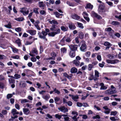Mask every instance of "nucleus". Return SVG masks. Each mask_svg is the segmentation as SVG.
I'll return each instance as SVG.
<instances>
[{"instance_id":"69168bd1","label":"nucleus","mask_w":121,"mask_h":121,"mask_svg":"<svg viewBox=\"0 0 121 121\" xmlns=\"http://www.w3.org/2000/svg\"><path fill=\"white\" fill-rule=\"evenodd\" d=\"M26 106L27 107L29 108H32V105L28 103H27L26 104Z\"/></svg>"},{"instance_id":"c9c22d12","label":"nucleus","mask_w":121,"mask_h":121,"mask_svg":"<svg viewBox=\"0 0 121 121\" xmlns=\"http://www.w3.org/2000/svg\"><path fill=\"white\" fill-rule=\"evenodd\" d=\"M78 27L81 28L82 29L84 28V26L82 23H78Z\"/></svg>"},{"instance_id":"423d86ee","label":"nucleus","mask_w":121,"mask_h":121,"mask_svg":"<svg viewBox=\"0 0 121 121\" xmlns=\"http://www.w3.org/2000/svg\"><path fill=\"white\" fill-rule=\"evenodd\" d=\"M91 16L93 17H95L98 19H100L102 18V17L99 15L95 12L92 11L91 13Z\"/></svg>"},{"instance_id":"e2e57ef3","label":"nucleus","mask_w":121,"mask_h":121,"mask_svg":"<svg viewBox=\"0 0 121 121\" xmlns=\"http://www.w3.org/2000/svg\"><path fill=\"white\" fill-rule=\"evenodd\" d=\"M110 6H112L113 5V3L110 1H107L106 2Z\"/></svg>"},{"instance_id":"a18cd8bd","label":"nucleus","mask_w":121,"mask_h":121,"mask_svg":"<svg viewBox=\"0 0 121 121\" xmlns=\"http://www.w3.org/2000/svg\"><path fill=\"white\" fill-rule=\"evenodd\" d=\"M55 116L56 118H57L59 119L61 118L62 116L56 114L55 115Z\"/></svg>"},{"instance_id":"2f4dec72","label":"nucleus","mask_w":121,"mask_h":121,"mask_svg":"<svg viewBox=\"0 0 121 121\" xmlns=\"http://www.w3.org/2000/svg\"><path fill=\"white\" fill-rule=\"evenodd\" d=\"M119 62V60L117 59L112 60L111 64H114L117 63Z\"/></svg>"},{"instance_id":"2eb2a0df","label":"nucleus","mask_w":121,"mask_h":121,"mask_svg":"<svg viewBox=\"0 0 121 121\" xmlns=\"http://www.w3.org/2000/svg\"><path fill=\"white\" fill-rule=\"evenodd\" d=\"M23 111L24 113L26 115H28L30 112V111L28 108H23Z\"/></svg>"},{"instance_id":"f8f14e48","label":"nucleus","mask_w":121,"mask_h":121,"mask_svg":"<svg viewBox=\"0 0 121 121\" xmlns=\"http://www.w3.org/2000/svg\"><path fill=\"white\" fill-rule=\"evenodd\" d=\"M71 17L73 19L77 20L79 19L80 18V16L75 14H74L72 15Z\"/></svg>"},{"instance_id":"0eeeda50","label":"nucleus","mask_w":121,"mask_h":121,"mask_svg":"<svg viewBox=\"0 0 121 121\" xmlns=\"http://www.w3.org/2000/svg\"><path fill=\"white\" fill-rule=\"evenodd\" d=\"M98 11L99 13H104L106 11L104 9V6L100 4L99 6Z\"/></svg>"},{"instance_id":"de8ad7c7","label":"nucleus","mask_w":121,"mask_h":121,"mask_svg":"<svg viewBox=\"0 0 121 121\" xmlns=\"http://www.w3.org/2000/svg\"><path fill=\"white\" fill-rule=\"evenodd\" d=\"M15 30L16 31L19 32L21 31V29L20 27H18L15 28Z\"/></svg>"},{"instance_id":"ea45409f","label":"nucleus","mask_w":121,"mask_h":121,"mask_svg":"<svg viewBox=\"0 0 121 121\" xmlns=\"http://www.w3.org/2000/svg\"><path fill=\"white\" fill-rule=\"evenodd\" d=\"M33 12L37 14H38L39 13L38 11V8H34L33 9Z\"/></svg>"},{"instance_id":"72a5a7b5","label":"nucleus","mask_w":121,"mask_h":121,"mask_svg":"<svg viewBox=\"0 0 121 121\" xmlns=\"http://www.w3.org/2000/svg\"><path fill=\"white\" fill-rule=\"evenodd\" d=\"M4 26L7 28L10 29L11 28L12 26L11 24L10 23H9L7 25H5Z\"/></svg>"},{"instance_id":"5701e85b","label":"nucleus","mask_w":121,"mask_h":121,"mask_svg":"<svg viewBox=\"0 0 121 121\" xmlns=\"http://www.w3.org/2000/svg\"><path fill=\"white\" fill-rule=\"evenodd\" d=\"M73 63L76 66H78L80 63L79 60H75L73 61Z\"/></svg>"},{"instance_id":"052dcab7","label":"nucleus","mask_w":121,"mask_h":121,"mask_svg":"<svg viewBox=\"0 0 121 121\" xmlns=\"http://www.w3.org/2000/svg\"><path fill=\"white\" fill-rule=\"evenodd\" d=\"M37 23H35V27L37 28L38 30H40V28L39 26L37 24Z\"/></svg>"},{"instance_id":"f03ea898","label":"nucleus","mask_w":121,"mask_h":121,"mask_svg":"<svg viewBox=\"0 0 121 121\" xmlns=\"http://www.w3.org/2000/svg\"><path fill=\"white\" fill-rule=\"evenodd\" d=\"M72 39L71 38V35H70L69 37H64L60 41V43L61 44H62L63 43H64L65 42V41L66 42L69 43L71 41ZM64 44H61L62 46H63Z\"/></svg>"},{"instance_id":"c756f323","label":"nucleus","mask_w":121,"mask_h":121,"mask_svg":"<svg viewBox=\"0 0 121 121\" xmlns=\"http://www.w3.org/2000/svg\"><path fill=\"white\" fill-rule=\"evenodd\" d=\"M14 76L15 77L14 78L16 79H17L21 78V76L17 74H15L14 75Z\"/></svg>"},{"instance_id":"a878e982","label":"nucleus","mask_w":121,"mask_h":121,"mask_svg":"<svg viewBox=\"0 0 121 121\" xmlns=\"http://www.w3.org/2000/svg\"><path fill=\"white\" fill-rule=\"evenodd\" d=\"M21 103L22 104L26 102H29V100L26 99H21Z\"/></svg>"},{"instance_id":"13d9d810","label":"nucleus","mask_w":121,"mask_h":121,"mask_svg":"<svg viewBox=\"0 0 121 121\" xmlns=\"http://www.w3.org/2000/svg\"><path fill=\"white\" fill-rule=\"evenodd\" d=\"M15 107L16 108L18 109L19 110L20 109V105L18 104H16L15 105Z\"/></svg>"},{"instance_id":"680f3d73","label":"nucleus","mask_w":121,"mask_h":121,"mask_svg":"<svg viewBox=\"0 0 121 121\" xmlns=\"http://www.w3.org/2000/svg\"><path fill=\"white\" fill-rule=\"evenodd\" d=\"M117 113V112L116 111L111 112V115L115 116Z\"/></svg>"},{"instance_id":"5fc2aeb1","label":"nucleus","mask_w":121,"mask_h":121,"mask_svg":"<svg viewBox=\"0 0 121 121\" xmlns=\"http://www.w3.org/2000/svg\"><path fill=\"white\" fill-rule=\"evenodd\" d=\"M11 57L14 59H18L19 58V56L18 55H16L15 56H12Z\"/></svg>"},{"instance_id":"e433bc0d","label":"nucleus","mask_w":121,"mask_h":121,"mask_svg":"<svg viewBox=\"0 0 121 121\" xmlns=\"http://www.w3.org/2000/svg\"><path fill=\"white\" fill-rule=\"evenodd\" d=\"M55 15L57 17H59L60 15H62V14H60L58 12H55Z\"/></svg>"},{"instance_id":"7ed1b4c3","label":"nucleus","mask_w":121,"mask_h":121,"mask_svg":"<svg viewBox=\"0 0 121 121\" xmlns=\"http://www.w3.org/2000/svg\"><path fill=\"white\" fill-rule=\"evenodd\" d=\"M41 33L43 35H41L40 32H38V34L39 35V37L40 38L45 39L46 41H47V39L46 38V36L47 35L48 33L44 31H42Z\"/></svg>"},{"instance_id":"4468645a","label":"nucleus","mask_w":121,"mask_h":121,"mask_svg":"<svg viewBox=\"0 0 121 121\" xmlns=\"http://www.w3.org/2000/svg\"><path fill=\"white\" fill-rule=\"evenodd\" d=\"M27 32L29 33L31 35H33L35 34L36 31L35 30H28Z\"/></svg>"},{"instance_id":"58836bf2","label":"nucleus","mask_w":121,"mask_h":121,"mask_svg":"<svg viewBox=\"0 0 121 121\" xmlns=\"http://www.w3.org/2000/svg\"><path fill=\"white\" fill-rule=\"evenodd\" d=\"M9 81L10 83H13L15 82V80L13 79L9 78Z\"/></svg>"},{"instance_id":"aec40b11","label":"nucleus","mask_w":121,"mask_h":121,"mask_svg":"<svg viewBox=\"0 0 121 121\" xmlns=\"http://www.w3.org/2000/svg\"><path fill=\"white\" fill-rule=\"evenodd\" d=\"M93 7V6L90 3H88L86 5V9H92Z\"/></svg>"},{"instance_id":"9b49d317","label":"nucleus","mask_w":121,"mask_h":121,"mask_svg":"<svg viewBox=\"0 0 121 121\" xmlns=\"http://www.w3.org/2000/svg\"><path fill=\"white\" fill-rule=\"evenodd\" d=\"M84 43L82 44L81 47H80V50L82 51H85V50L86 48V45L85 43L84 42H83Z\"/></svg>"},{"instance_id":"f3484780","label":"nucleus","mask_w":121,"mask_h":121,"mask_svg":"<svg viewBox=\"0 0 121 121\" xmlns=\"http://www.w3.org/2000/svg\"><path fill=\"white\" fill-rule=\"evenodd\" d=\"M57 27V26L56 25L54 24L52 25V27L50 28V30L52 31H55V30L56 29V28Z\"/></svg>"},{"instance_id":"3c124183","label":"nucleus","mask_w":121,"mask_h":121,"mask_svg":"<svg viewBox=\"0 0 121 121\" xmlns=\"http://www.w3.org/2000/svg\"><path fill=\"white\" fill-rule=\"evenodd\" d=\"M51 55L52 57H54L55 58V57L56 56V54L54 52H52L51 53Z\"/></svg>"},{"instance_id":"603ef678","label":"nucleus","mask_w":121,"mask_h":121,"mask_svg":"<svg viewBox=\"0 0 121 121\" xmlns=\"http://www.w3.org/2000/svg\"><path fill=\"white\" fill-rule=\"evenodd\" d=\"M82 106L84 107H89V105L86 103H84L82 104Z\"/></svg>"},{"instance_id":"9d476101","label":"nucleus","mask_w":121,"mask_h":121,"mask_svg":"<svg viewBox=\"0 0 121 121\" xmlns=\"http://www.w3.org/2000/svg\"><path fill=\"white\" fill-rule=\"evenodd\" d=\"M69 47L71 51L75 52L77 49L78 46L76 45H70Z\"/></svg>"},{"instance_id":"f704fd0d","label":"nucleus","mask_w":121,"mask_h":121,"mask_svg":"<svg viewBox=\"0 0 121 121\" xmlns=\"http://www.w3.org/2000/svg\"><path fill=\"white\" fill-rule=\"evenodd\" d=\"M104 45L106 46H111V44L109 43L108 42H105L104 43Z\"/></svg>"},{"instance_id":"f257e3e1","label":"nucleus","mask_w":121,"mask_h":121,"mask_svg":"<svg viewBox=\"0 0 121 121\" xmlns=\"http://www.w3.org/2000/svg\"><path fill=\"white\" fill-rule=\"evenodd\" d=\"M111 89L106 90L105 93L106 94H108L109 95L112 94L116 93V88L113 85L111 86Z\"/></svg>"},{"instance_id":"4be33fe9","label":"nucleus","mask_w":121,"mask_h":121,"mask_svg":"<svg viewBox=\"0 0 121 121\" xmlns=\"http://www.w3.org/2000/svg\"><path fill=\"white\" fill-rule=\"evenodd\" d=\"M31 52L32 53H35L36 55H37L38 53V51L37 49L35 48H33L31 51Z\"/></svg>"},{"instance_id":"412c9836","label":"nucleus","mask_w":121,"mask_h":121,"mask_svg":"<svg viewBox=\"0 0 121 121\" xmlns=\"http://www.w3.org/2000/svg\"><path fill=\"white\" fill-rule=\"evenodd\" d=\"M50 96L48 94L43 96V98L46 100L48 101V99L50 98Z\"/></svg>"},{"instance_id":"37998d69","label":"nucleus","mask_w":121,"mask_h":121,"mask_svg":"<svg viewBox=\"0 0 121 121\" xmlns=\"http://www.w3.org/2000/svg\"><path fill=\"white\" fill-rule=\"evenodd\" d=\"M66 49L65 48H63L61 49V52L63 53L66 52Z\"/></svg>"},{"instance_id":"ddd939ff","label":"nucleus","mask_w":121,"mask_h":121,"mask_svg":"<svg viewBox=\"0 0 121 121\" xmlns=\"http://www.w3.org/2000/svg\"><path fill=\"white\" fill-rule=\"evenodd\" d=\"M11 113L13 116L16 114H19V112H17V110L15 109H12L11 112Z\"/></svg>"},{"instance_id":"393cba45","label":"nucleus","mask_w":121,"mask_h":121,"mask_svg":"<svg viewBox=\"0 0 121 121\" xmlns=\"http://www.w3.org/2000/svg\"><path fill=\"white\" fill-rule=\"evenodd\" d=\"M16 43L17 44L19 47H20L21 45V41L20 39H18L17 40L15 41Z\"/></svg>"},{"instance_id":"1a4fd4ad","label":"nucleus","mask_w":121,"mask_h":121,"mask_svg":"<svg viewBox=\"0 0 121 121\" xmlns=\"http://www.w3.org/2000/svg\"><path fill=\"white\" fill-rule=\"evenodd\" d=\"M69 96L71 97L72 99L75 101L77 102L78 101V99L79 98L78 95H74L70 94L69 95Z\"/></svg>"},{"instance_id":"20e7f679","label":"nucleus","mask_w":121,"mask_h":121,"mask_svg":"<svg viewBox=\"0 0 121 121\" xmlns=\"http://www.w3.org/2000/svg\"><path fill=\"white\" fill-rule=\"evenodd\" d=\"M55 31L51 32L48 34V35L50 36L54 37L56 34H59L60 31V29H58L55 30Z\"/></svg>"},{"instance_id":"cd10ccee","label":"nucleus","mask_w":121,"mask_h":121,"mask_svg":"<svg viewBox=\"0 0 121 121\" xmlns=\"http://www.w3.org/2000/svg\"><path fill=\"white\" fill-rule=\"evenodd\" d=\"M105 30L106 31L108 32H110L111 31V32H113L114 31L113 30H112L111 27L106 28L105 29Z\"/></svg>"},{"instance_id":"864d4df0","label":"nucleus","mask_w":121,"mask_h":121,"mask_svg":"<svg viewBox=\"0 0 121 121\" xmlns=\"http://www.w3.org/2000/svg\"><path fill=\"white\" fill-rule=\"evenodd\" d=\"M67 104H68V105L69 106H71L72 105V103L70 101H68Z\"/></svg>"},{"instance_id":"c85d7f7f","label":"nucleus","mask_w":121,"mask_h":121,"mask_svg":"<svg viewBox=\"0 0 121 121\" xmlns=\"http://www.w3.org/2000/svg\"><path fill=\"white\" fill-rule=\"evenodd\" d=\"M53 91L55 92V93H56L58 95H59L60 93V92L58 90H57L56 88L54 89Z\"/></svg>"},{"instance_id":"a211bd4d","label":"nucleus","mask_w":121,"mask_h":121,"mask_svg":"<svg viewBox=\"0 0 121 121\" xmlns=\"http://www.w3.org/2000/svg\"><path fill=\"white\" fill-rule=\"evenodd\" d=\"M75 52L71 51L69 53V56L71 58L74 57L75 56Z\"/></svg>"},{"instance_id":"b1692460","label":"nucleus","mask_w":121,"mask_h":121,"mask_svg":"<svg viewBox=\"0 0 121 121\" xmlns=\"http://www.w3.org/2000/svg\"><path fill=\"white\" fill-rule=\"evenodd\" d=\"M69 27L70 29L72 30H74L76 28L75 26L72 24H69Z\"/></svg>"},{"instance_id":"6e6552de","label":"nucleus","mask_w":121,"mask_h":121,"mask_svg":"<svg viewBox=\"0 0 121 121\" xmlns=\"http://www.w3.org/2000/svg\"><path fill=\"white\" fill-rule=\"evenodd\" d=\"M59 110L60 111L65 113L68 111V109L65 106H61L60 107H58V108Z\"/></svg>"},{"instance_id":"bb28decb","label":"nucleus","mask_w":121,"mask_h":121,"mask_svg":"<svg viewBox=\"0 0 121 121\" xmlns=\"http://www.w3.org/2000/svg\"><path fill=\"white\" fill-rule=\"evenodd\" d=\"M95 76L96 78H98L99 77V73L98 71L95 70Z\"/></svg>"},{"instance_id":"a19ab883","label":"nucleus","mask_w":121,"mask_h":121,"mask_svg":"<svg viewBox=\"0 0 121 121\" xmlns=\"http://www.w3.org/2000/svg\"><path fill=\"white\" fill-rule=\"evenodd\" d=\"M54 99L55 102L56 103L58 101H60V99L59 97H56Z\"/></svg>"},{"instance_id":"39448f33","label":"nucleus","mask_w":121,"mask_h":121,"mask_svg":"<svg viewBox=\"0 0 121 121\" xmlns=\"http://www.w3.org/2000/svg\"><path fill=\"white\" fill-rule=\"evenodd\" d=\"M20 12L22 13L23 15L26 16L28 14L29 11L26 8H24L21 9Z\"/></svg>"},{"instance_id":"4c0bfd02","label":"nucleus","mask_w":121,"mask_h":121,"mask_svg":"<svg viewBox=\"0 0 121 121\" xmlns=\"http://www.w3.org/2000/svg\"><path fill=\"white\" fill-rule=\"evenodd\" d=\"M11 49L13 51L14 53H16L18 51V49L16 48L12 47Z\"/></svg>"},{"instance_id":"79ce46f5","label":"nucleus","mask_w":121,"mask_h":121,"mask_svg":"<svg viewBox=\"0 0 121 121\" xmlns=\"http://www.w3.org/2000/svg\"><path fill=\"white\" fill-rule=\"evenodd\" d=\"M105 63L104 62H102V63H99V66L103 68L104 66Z\"/></svg>"},{"instance_id":"6ab92c4d","label":"nucleus","mask_w":121,"mask_h":121,"mask_svg":"<svg viewBox=\"0 0 121 121\" xmlns=\"http://www.w3.org/2000/svg\"><path fill=\"white\" fill-rule=\"evenodd\" d=\"M77 69L75 67L72 68L71 69L70 72L72 73H75L77 72Z\"/></svg>"},{"instance_id":"0e129e2a","label":"nucleus","mask_w":121,"mask_h":121,"mask_svg":"<svg viewBox=\"0 0 121 121\" xmlns=\"http://www.w3.org/2000/svg\"><path fill=\"white\" fill-rule=\"evenodd\" d=\"M4 86V84L1 82H0V88H3Z\"/></svg>"},{"instance_id":"6e6d98bb","label":"nucleus","mask_w":121,"mask_h":121,"mask_svg":"<svg viewBox=\"0 0 121 121\" xmlns=\"http://www.w3.org/2000/svg\"><path fill=\"white\" fill-rule=\"evenodd\" d=\"M90 52H86L85 53V55L86 56L89 57L90 56Z\"/></svg>"},{"instance_id":"c03bdc74","label":"nucleus","mask_w":121,"mask_h":121,"mask_svg":"<svg viewBox=\"0 0 121 121\" xmlns=\"http://www.w3.org/2000/svg\"><path fill=\"white\" fill-rule=\"evenodd\" d=\"M88 69L89 70H91L93 67V65L92 64H89L88 65Z\"/></svg>"},{"instance_id":"8fccbe9b","label":"nucleus","mask_w":121,"mask_h":121,"mask_svg":"<svg viewBox=\"0 0 121 121\" xmlns=\"http://www.w3.org/2000/svg\"><path fill=\"white\" fill-rule=\"evenodd\" d=\"M39 6L40 7H43L44 6L43 2H39Z\"/></svg>"},{"instance_id":"7c9ffc66","label":"nucleus","mask_w":121,"mask_h":121,"mask_svg":"<svg viewBox=\"0 0 121 121\" xmlns=\"http://www.w3.org/2000/svg\"><path fill=\"white\" fill-rule=\"evenodd\" d=\"M24 19L23 17H19L17 18H15V20L19 21H21L24 20Z\"/></svg>"},{"instance_id":"49530a36","label":"nucleus","mask_w":121,"mask_h":121,"mask_svg":"<svg viewBox=\"0 0 121 121\" xmlns=\"http://www.w3.org/2000/svg\"><path fill=\"white\" fill-rule=\"evenodd\" d=\"M13 96V94H8L7 96V99H9L12 97Z\"/></svg>"},{"instance_id":"bf43d9fd","label":"nucleus","mask_w":121,"mask_h":121,"mask_svg":"<svg viewBox=\"0 0 121 121\" xmlns=\"http://www.w3.org/2000/svg\"><path fill=\"white\" fill-rule=\"evenodd\" d=\"M61 30L64 31H66L67 30V29L64 26H61Z\"/></svg>"},{"instance_id":"4d7b16f0","label":"nucleus","mask_w":121,"mask_h":121,"mask_svg":"<svg viewBox=\"0 0 121 121\" xmlns=\"http://www.w3.org/2000/svg\"><path fill=\"white\" fill-rule=\"evenodd\" d=\"M2 113L3 115H5L7 114V112L6 110H3L2 111Z\"/></svg>"},{"instance_id":"dca6fc26","label":"nucleus","mask_w":121,"mask_h":121,"mask_svg":"<svg viewBox=\"0 0 121 121\" xmlns=\"http://www.w3.org/2000/svg\"><path fill=\"white\" fill-rule=\"evenodd\" d=\"M33 12H31L29 14V15L28 16V17L29 18V19L30 20V21L31 22H32V23H34L35 22V20H34L32 19V18H31V17L32 16V15Z\"/></svg>"},{"instance_id":"338daca9","label":"nucleus","mask_w":121,"mask_h":121,"mask_svg":"<svg viewBox=\"0 0 121 121\" xmlns=\"http://www.w3.org/2000/svg\"><path fill=\"white\" fill-rule=\"evenodd\" d=\"M31 60L33 62H35L36 61V58L34 57H32L31 58Z\"/></svg>"},{"instance_id":"473e14b6","label":"nucleus","mask_w":121,"mask_h":121,"mask_svg":"<svg viewBox=\"0 0 121 121\" xmlns=\"http://www.w3.org/2000/svg\"><path fill=\"white\" fill-rule=\"evenodd\" d=\"M84 35L83 33L81 32L79 34V37L81 39H82L84 37Z\"/></svg>"},{"instance_id":"774afa93","label":"nucleus","mask_w":121,"mask_h":121,"mask_svg":"<svg viewBox=\"0 0 121 121\" xmlns=\"http://www.w3.org/2000/svg\"><path fill=\"white\" fill-rule=\"evenodd\" d=\"M97 59L99 61L101 60V58L100 55H98L97 56Z\"/></svg>"},{"instance_id":"09e8293b","label":"nucleus","mask_w":121,"mask_h":121,"mask_svg":"<svg viewBox=\"0 0 121 121\" xmlns=\"http://www.w3.org/2000/svg\"><path fill=\"white\" fill-rule=\"evenodd\" d=\"M77 105L78 107H81L82 106L83 104L81 103L77 102Z\"/></svg>"}]
</instances>
